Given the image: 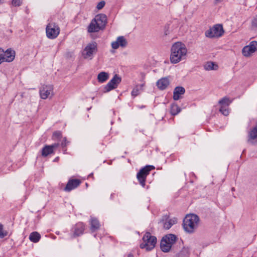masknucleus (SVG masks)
Returning <instances> with one entry per match:
<instances>
[{"instance_id": "f257e3e1", "label": "nucleus", "mask_w": 257, "mask_h": 257, "mask_svg": "<svg viewBox=\"0 0 257 257\" xmlns=\"http://www.w3.org/2000/svg\"><path fill=\"white\" fill-rule=\"evenodd\" d=\"M171 52L170 61L173 64H176L185 59L187 49L183 43L178 42L172 45Z\"/></svg>"}, {"instance_id": "f03ea898", "label": "nucleus", "mask_w": 257, "mask_h": 257, "mask_svg": "<svg viewBox=\"0 0 257 257\" xmlns=\"http://www.w3.org/2000/svg\"><path fill=\"white\" fill-rule=\"evenodd\" d=\"M107 23V17L105 15L101 14L96 15L91 21L88 27L89 33L97 32L104 29Z\"/></svg>"}, {"instance_id": "7ed1b4c3", "label": "nucleus", "mask_w": 257, "mask_h": 257, "mask_svg": "<svg viewBox=\"0 0 257 257\" xmlns=\"http://www.w3.org/2000/svg\"><path fill=\"white\" fill-rule=\"evenodd\" d=\"M199 222V218L197 215L194 214L186 215L183 222L184 230L190 233H193L197 228Z\"/></svg>"}, {"instance_id": "20e7f679", "label": "nucleus", "mask_w": 257, "mask_h": 257, "mask_svg": "<svg viewBox=\"0 0 257 257\" xmlns=\"http://www.w3.org/2000/svg\"><path fill=\"white\" fill-rule=\"evenodd\" d=\"M142 240L143 242L140 244V247L142 249H146L147 251L153 249L155 247L157 243L156 237L152 235L149 232L144 234Z\"/></svg>"}, {"instance_id": "39448f33", "label": "nucleus", "mask_w": 257, "mask_h": 257, "mask_svg": "<svg viewBox=\"0 0 257 257\" xmlns=\"http://www.w3.org/2000/svg\"><path fill=\"white\" fill-rule=\"evenodd\" d=\"M177 239V236L173 234H168L161 239L160 247L161 250L165 252L170 251L172 245L175 243Z\"/></svg>"}, {"instance_id": "423d86ee", "label": "nucleus", "mask_w": 257, "mask_h": 257, "mask_svg": "<svg viewBox=\"0 0 257 257\" xmlns=\"http://www.w3.org/2000/svg\"><path fill=\"white\" fill-rule=\"evenodd\" d=\"M155 167L152 165H147L141 169L137 174V178L140 185L144 187L146 185V178L150 174V172L154 169Z\"/></svg>"}, {"instance_id": "0eeeda50", "label": "nucleus", "mask_w": 257, "mask_h": 257, "mask_svg": "<svg viewBox=\"0 0 257 257\" xmlns=\"http://www.w3.org/2000/svg\"><path fill=\"white\" fill-rule=\"evenodd\" d=\"M60 28L55 23H51L47 25L46 28L47 37L50 39L56 38L60 33Z\"/></svg>"}, {"instance_id": "6e6552de", "label": "nucleus", "mask_w": 257, "mask_h": 257, "mask_svg": "<svg viewBox=\"0 0 257 257\" xmlns=\"http://www.w3.org/2000/svg\"><path fill=\"white\" fill-rule=\"evenodd\" d=\"M224 33L223 27L221 25L216 24L212 28L207 30L205 35L208 38L220 37Z\"/></svg>"}, {"instance_id": "1a4fd4ad", "label": "nucleus", "mask_w": 257, "mask_h": 257, "mask_svg": "<svg viewBox=\"0 0 257 257\" xmlns=\"http://www.w3.org/2000/svg\"><path fill=\"white\" fill-rule=\"evenodd\" d=\"M97 52V44L92 42L88 44L84 49L82 55L84 58L91 59L93 54Z\"/></svg>"}, {"instance_id": "9d476101", "label": "nucleus", "mask_w": 257, "mask_h": 257, "mask_svg": "<svg viewBox=\"0 0 257 257\" xmlns=\"http://www.w3.org/2000/svg\"><path fill=\"white\" fill-rule=\"evenodd\" d=\"M257 50V41H252L248 45L244 46L242 49V55L246 57L250 56Z\"/></svg>"}, {"instance_id": "9b49d317", "label": "nucleus", "mask_w": 257, "mask_h": 257, "mask_svg": "<svg viewBox=\"0 0 257 257\" xmlns=\"http://www.w3.org/2000/svg\"><path fill=\"white\" fill-rule=\"evenodd\" d=\"M40 95L42 99H46L49 96L53 95V87L52 85H43L39 90Z\"/></svg>"}, {"instance_id": "f8f14e48", "label": "nucleus", "mask_w": 257, "mask_h": 257, "mask_svg": "<svg viewBox=\"0 0 257 257\" xmlns=\"http://www.w3.org/2000/svg\"><path fill=\"white\" fill-rule=\"evenodd\" d=\"M169 216L165 215L163 216L162 218L160 220V222L163 224V227L165 229H170L172 226L177 223V219L174 218L173 219H169Z\"/></svg>"}, {"instance_id": "ddd939ff", "label": "nucleus", "mask_w": 257, "mask_h": 257, "mask_svg": "<svg viewBox=\"0 0 257 257\" xmlns=\"http://www.w3.org/2000/svg\"><path fill=\"white\" fill-rule=\"evenodd\" d=\"M80 183L81 181L79 179H70L67 182L64 190L66 192H70L79 186Z\"/></svg>"}, {"instance_id": "4468645a", "label": "nucleus", "mask_w": 257, "mask_h": 257, "mask_svg": "<svg viewBox=\"0 0 257 257\" xmlns=\"http://www.w3.org/2000/svg\"><path fill=\"white\" fill-rule=\"evenodd\" d=\"M127 41L123 36H119L116 41L113 42V49H116L119 47L125 48L127 45Z\"/></svg>"}, {"instance_id": "2eb2a0df", "label": "nucleus", "mask_w": 257, "mask_h": 257, "mask_svg": "<svg viewBox=\"0 0 257 257\" xmlns=\"http://www.w3.org/2000/svg\"><path fill=\"white\" fill-rule=\"evenodd\" d=\"M4 62H11L14 60L15 57V52L11 49H8L6 51H4Z\"/></svg>"}, {"instance_id": "dca6fc26", "label": "nucleus", "mask_w": 257, "mask_h": 257, "mask_svg": "<svg viewBox=\"0 0 257 257\" xmlns=\"http://www.w3.org/2000/svg\"><path fill=\"white\" fill-rule=\"evenodd\" d=\"M89 223L90 225V229L92 232L97 231L100 227V223L99 220L95 217H91Z\"/></svg>"}, {"instance_id": "f3484780", "label": "nucleus", "mask_w": 257, "mask_h": 257, "mask_svg": "<svg viewBox=\"0 0 257 257\" xmlns=\"http://www.w3.org/2000/svg\"><path fill=\"white\" fill-rule=\"evenodd\" d=\"M185 89L182 86L176 87L173 91V99L175 100H178L180 99L182 95L185 93Z\"/></svg>"}, {"instance_id": "a211bd4d", "label": "nucleus", "mask_w": 257, "mask_h": 257, "mask_svg": "<svg viewBox=\"0 0 257 257\" xmlns=\"http://www.w3.org/2000/svg\"><path fill=\"white\" fill-rule=\"evenodd\" d=\"M248 142L252 144L257 143V125L250 131Z\"/></svg>"}, {"instance_id": "6ab92c4d", "label": "nucleus", "mask_w": 257, "mask_h": 257, "mask_svg": "<svg viewBox=\"0 0 257 257\" xmlns=\"http://www.w3.org/2000/svg\"><path fill=\"white\" fill-rule=\"evenodd\" d=\"M169 80L167 77L162 78L156 83V85L160 90L165 89L169 85Z\"/></svg>"}, {"instance_id": "aec40b11", "label": "nucleus", "mask_w": 257, "mask_h": 257, "mask_svg": "<svg viewBox=\"0 0 257 257\" xmlns=\"http://www.w3.org/2000/svg\"><path fill=\"white\" fill-rule=\"evenodd\" d=\"M84 225L82 223H78L74 227V236H77L83 234L84 230Z\"/></svg>"}, {"instance_id": "412c9836", "label": "nucleus", "mask_w": 257, "mask_h": 257, "mask_svg": "<svg viewBox=\"0 0 257 257\" xmlns=\"http://www.w3.org/2000/svg\"><path fill=\"white\" fill-rule=\"evenodd\" d=\"M109 78V75L105 72H101L98 74L97 80L99 82L103 83L106 81Z\"/></svg>"}, {"instance_id": "4be33fe9", "label": "nucleus", "mask_w": 257, "mask_h": 257, "mask_svg": "<svg viewBox=\"0 0 257 257\" xmlns=\"http://www.w3.org/2000/svg\"><path fill=\"white\" fill-rule=\"evenodd\" d=\"M41 238L40 234L37 232H33L29 235V239L33 242H37Z\"/></svg>"}, {"instance_id": "5701e85b", "label": "nucleus", "mask_w": 257, "mask_h": 257, "mask_svg": "<svg viewBox=\"0 0 257 257\" xmlns=\"http://www.w3.org/2000/svg\"><path fill=\"white\" fill-rule=\"evenodd\" d=\"M53 153L54 152L49 145L45 146L42 150V155L44 157H46Z\"/></svg>"}, {"instance_id": "b1692460", "label": "nucleus", "mask_w": 257, "mask_h": 257, "mask_svg": "<svg viewBox=\"0 0 257 257\" xmlns=\"http://www.w3.org/2000/svg\"><path fill=\"white\" fill-rule=\"evenodd\" d=\"M181 108L176 103H173L171 106L170 112L172 115H176L181 111Z\"/></svg>"}, {"instance_id": "393cba45", "label": "nucleus", "mask_w": 257, "mask_h": 257, "mask_svg": "<svg viewBox=\"0 0 257 257\" xmlns=\"http://www.w3.org/2000/svg\"><path fill=\"white\" fill-rule=\"evenodd\" d=\"M190 249L188 247H184L178 253V257H187L189 256Z\"/></svg>"}, {"instance_id": "a878e982", "label": "nucleus", "mask_w": 257, "mask_h": 257, "mask_svg": "<svg viewBox=\"0 0 257 257\" xmlns=\"http://www.w3.org/2000/svg\"><path fill=\"white\" fill-rule=\"evenodd\" d=\"M143 85H136L134 88V89H133L132 92H131V94H132V96L134 97L138 96L140 93V91H141V89H142V87H143Z\"/></svg>"}, {"instance_id": "bb28decb", "label": "nucleus", "mask_w": 257, "mask_h": 257, "mask_svg": "<svg viewBox=\"0 0 257 257\" xmlns=\"http://www.w3.org/2000/svg\"><path fill=\"white\" fill-rule=\"evenodd\" d=\"M121 81V78L117 74H115L113 76V89L116 88L118 84L120 83Z\"/></svg>"}, {"instance_id": "cd10ccee", "label": "nucleus", "mask_w": 257, "mask_h": 257, "mask_svg": "<svg viewBox=\"0 0 257 257\" xmlns=\"http://www.w3.org/2000/svg\"><path fill=\"white\" fill-rule=\"evenodd\" d=\"M231 102V101L229 100V99L228 97H224L219 101L218 103L221 105V106H229Z\"/></svg>"}, {"instance_id": "c85d7f7f", "label": "nucleus", "mask_w": 257, "mask_h": 257, "mask_svg": "<svg viewBox=\"0 0 257 257\" xmlns=\"http://www.w3.org/2000/svg\"><path fill=\"white\" fill-rule=\"evenodd\" d=\"M112 90V79H111L103 88V91L105 93Z\"/></svg>"}, {"instance_id": "c756f323", "label": "nucleus", "mask_w": 257, "mask_h": 257, "mask_svg": "<svg viewBox=\"0 0 257 257\" xmlns=\"http://www.w3.org/2000/svg\"><path fill=\"white\" fill-rule=\"evenodd\" d=\"M228 106L222 105L220 106L219 111L224 115L227 116L229 114V110L228 109Z\"/></svg>"}, {"instance_id": "7c9ffc66", "label": "nucleus", "mask_w": 257, "mask_h": 257, "mask_svg": "<svg viewBox=\"0 0 257 257\" xmlns=\"http://www.w3.org/2000/svg\"><path fill=\"white\" fill-rule=\"evenodd\" d=\"M8 234V232L4 229L3 225L0 223V238H3L5 236H7Z\"/></svg>"}, {"instance_id": "2f4dec72", "label": "nucleus", "mask_w": 257, "mask_h": 257, "mask_svg": "<svg viewBox=\"0 0 257 257\" xmlns=\"http://www.w3.org/2000/svg\"><path fill=\"white\" fill-rule=\"evenodd\" d=\"M214 63L213 62H208L206 65L205 66V69L207 70H210L214 69Z\"/></svg>"}, {"instance_id": "473e14b6", "label": "nucleus", "mask_w": 257, "mask_h": 257, "mask_svg": "<svg viewBox=\"0 0 257 257\" xmlns=\"http://www.w3.org/2000/svg\"><path fill=\"white\" fill-rule=\"evenodd\" d=\"M22 4V0H13L12 4L15 7H19Z\"/></svg>"}, {"instance_id": "72a5a7b5", "label": "nucleus", "mask_w": 257, "mask_h": 257, "mask_svg": "<svg viewBox=\"0 0 257 257\" xmlns=\"http://www.w3.org/2000/svg\"><path fill=\"white\" fill-rule=\"evenodd\" d=\"M251 25L254 28L257 29V15L252 19Z\"/></svg>"}, {"instance_id": "f704fd0d", "label": "nucleus", "mask_w": 257, "mask_h": 257, "mask_svg": "<svg viewBox=\"0 0 257 257\" xmlns=\"http://www.w3.org/2000/svg\"><path fill=\"white\" fill-rule=\"evenodd\" d=\"M105 3L104 1H102L101 2H100L97 5V9L98 10H101V9H102L104 6H105Z\"/></svg>"}, {"instance_id": "c9c22d12", "label": "nucleus", "mask_w": 257, "mask_h": 257, "mask_svg": "<svg viewBox=\"0 0 257 257\" xmlns=\"http://www.w3.org/2000/svg\"><path fill=\"white\" fill-rule=\"evenodd\" d=\"M61 133L59 131L55 132L53 134L54 139H59L61 137Z\"/></svg>"}, {"instance_id": "e433bc0d", "label": "nucleus", "mask_w": 257, "mask_h": 257, "mask_svg": "<svg viewBox=\"0 0 257 257\" xmlns=\"http://www.w3.org/2000/svg\"><path fill=\"white\" fill-rule=\"evenodd\" d=\"M3 54H4V50L2 48H0V65L4 62V57H3Z\"/></svg>"}, {"instance_id": "4c0bfd02", "label": "nucleus", "mask_w": 257, "mask_h": 257, "mask_svg": "<svg viewBox=\"0 0 257 257\" xmlns=\"http://www.w3.org/2000/svg\"><path fill=\"white\" fill-rule=\"evenodd\" d=\"M68 142L67 141L66 138H64L61 143V146L62 147H65L67 146L68 144Z\"/></svg>"}, {"instance_id": "58836bf2", "label": "nucleus", "mask_w": 257, "mask_h": 257, "mask_svg": "<svg viewBox=\"0 0 257 257\" xmlns=\"http://www.w3.org/2000/svg\"><path fill=\"white\" fill-rule=\"evenodd\" d=\"M49 146L51 147L52 150L54 152V149H55V148H57L58 147L59 144L55 143V144H54L53 145H49Z\"/></svg>"}, {"instance_id": "ea45409f", "label": "nucleus", "mask_w": 257, "mask_h": 257, "mask_svg": "<svg viewBox=\"0 0 257 257\" xmlns=\"http://www.w3.org/2000/svg\"><path fill=\"white\" fill-rule=\"evenodd\" d=\"M126 257H134V255L132 253H129L126 255Z\"/></svg>"}, {"instance_id": "a19ab883", "label": "nucleus", "mask_w": 257, "mask_h": 257, "mask_svg": "<svg viewBox=\"0 0 257 257\" xmlns=\"http://www.w3.org/2000/svg\"><path fill=\"white\" fill-rule=\"evenodd\" d=\"M222 1V0H215V1H216V2H221Z\"/></svg>"}, {"instance_id": "79ce46f5", "label": "nucleus", "mask_w": 257, "mask_h": 257, "mask_svg": "<svg viewBox=\"0 0 257 257\" xmlns=\"http://www.w3.org/2000/svg\"><path fill=\"white\" fill-rule=\"evenodd\" d=\"M93 175V173H91L89 175V176H92Z\"/></svg>"}, {"instance_id": "37998d69", "label": "nucleus", "mask_w": 257, "mask_h": 257, "mask_svg": "<svg viewBox=\"0 0 257 257\" xmlns=\"http://www.w3.org/2000/svg\"><path fill=\"white\" fill-rule=\"evenodd\" d=\"M234 190V188H232V190Z\"/></svg>"}]
</instances>
